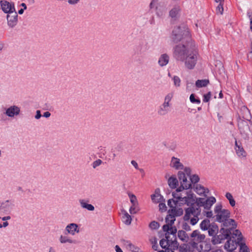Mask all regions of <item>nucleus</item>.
<instances>
[{"instance_id": "obj_1", "label": "nucleus", "mask_w": 252, "mask_h": 252, "mask_svg": "<svg viewBox=\"0 0 252 252\" xmlns=\"http://www.w3.org/2000/svg\"><path fill=\"white\" fill-rule=\"evenodd\" d=\"M194 44L192 41L179 43L173 47V56L177 61L184 63L189 69L194 68L198 59V55L194 50Z\"/></svg>"}, {"instance_id": "obj_2", "label": "nucleus", "mask_w": 252, "mask_h": 252, "mask_svg": "<svg viewBox=\"0 0 252 252\" xmlns=\"http://www.w3.org/2000/svg\"><path fill=\"white\" fill-rule=\"evenodd\" d=\"M171 38L174 43L182 42L181 43H184L192 41L188 29L183 26L175 27L172 31Z\"/></svg>"}, {"instance_id": "obj_3", "label": "nucleus", "mask_w": 252, "mask_h": 252, "mask_svg": "<svg viewBox=\"0 0 252 252\" xmlns=\"http://www.w3.org/2000/svg\"><path fill=\"white\" fill-rule=\"evenodd\" d=\"M191 169L189 167H186L184 168L183 171H179L178 173V178L180 184V186L177 188V192H181L184 189H188L192 188V185L190 179L188 180L191 174Z\"/></svg>"}, {"instance_id": "obj_4", "label": "nucleus", "mask_w": 252, "mask_h": 252, "mask_svg": "<svg viewBox=\"0 0 252 252\" xmlns=\"http://www.w3.org/2000/svg\"><path fill=\"white\" fill-rule=\"evenodd\" d=\"M214 212L216 214L214 217H215V220L219 222H222L230 217V211L227 209H222L221 204H218L215 206Z\"/></svg>"}, {"instance_id": "obj_5", "label": "nucleus", "mask_w": 252, "mask_h": 252, "mask_svg": "<svg viewBox=\"0 0 252 252\" xmlns=\"http://www.w3.org/2000/svg\"><path fill=\"white\" fill-rule=\"evenodd\" d=\"M191 238L189 244L193 249L198 248L199 244L205 241L206 235L201 233L198 230H195L191 233Z\"/></svg>"}, {"instance_id": "obj_6", "label": "nucleus", "mask_w": 252, "mask_h": 252, "mask_svg": "<svg viewBox=\"0 0 252 252\" xmlns=\"http://www.w3.org/2000/svg\"><path fill=\"white\" fill-rule=\"evenodd\" d=\"M173 97V93H169L165 95L163 103L159 107L158 110V114L159 115L164 116L169 112L171 105L170 102Z\"/></svg>"}, {"instance_id": "obj_7", "label": "nucleus", "mask_w": 252, "mask_h": 252, "mask_svg": "<svg viewBox=\"0 0 252 252\" xmlns=\"http://www.w3.org/2000/svg\"><path fill=\"white\" fill-rule=\"evenodd\" d=\"M219 234L212 237L211 242L213 245L220 244L225 239H228L231 234V230L222 227L220 229Z\"/></svg>"}, {"instance_id": "obj_8", "label": "nucleus", "mask_w": 252, "mask_h": 252, "mask_svg": "<svg viewBox=\"0 0 252 252\" xmlns=\"http://www.w3.org/2000/svg\"><path fill=\"white\" fill-rule=\"evenodd\" d=\"M216 198L211 196L205 199L204 198H196V205L199 206V208L203 207L205 210H210L212 205L216 202Z\"/></svg>"}, {"instance_id": "obj_9", "label": "nucleus", "mask_w": 252, "mask_h": 252, "mask_svg": "<svg viewBox=\"0 0 252 252\" xmlns=\"http://www.w3.org/2000/svg\"><path fill=\"white\" fill-rule=\"evenodd\" d=\"M201 213V209L196 204L195 206H190L185 209V214L184 219L185 221H189L191 217L199 216Z\"/></svg>"}, {"instance_id": "obj_10", "label": "nucleus", "mask_w": 252, "mask_h": 252, "mask_svg": "<svg viewBox=\"0 0 252 252\" xmlns=\"http://www.w3.org/2000/svg\"><path fill=\"white\" fill-rule=\"evenodd\" d=\"M186 196L182 198L181 203L187 204L189 207L195 206L196 204V197L191 191L186 192Z\"/></svg>"}, {"instance_id": "obj_11", "label": "nucleus", "mask_w": 252, "mask_h": 252, "mask_svg": "<svg viewBox=\"0 0 252 252\" xmlns=\"http://www.w3.org/2000/svg\"><path fill=\"white\" fill-rule=\"evenodd\" d=\"M0 3L1 9L4 13L9 14V13L16 11L14 3L1 0H0Z\"/></svg>"}, {"instance_id": "obj_12", "label": "nucleus", "mask_w": 252, "mask_h": 252, "mask_svg": "<svg viewBox=\"0 0 252 252\" xmlns=\"http://www.w3.org/2000/svg\"><path fill=\"white\" fill-rule=\"evenodd\" d=\"M6 19L8 26L11 28H14L18 23V14L16 11H14L9 14H7Z\"/></svg>"}, {"instance_id": "obj_13", "label": "nucleus", "mask_w": 252, "mask_h": 252, "mask_svg": "<svg viewBox=\"0 0 252 252\" xmlns=\"http://www.w3.org/2000/svg\"><path fill=\"white\" fill-rule=\"evenodd\" d=\"M149 48L148 42L146 40H142L137 46L136 51L138 54L144 55L149 49Z\"/></svg>"}, {"instance_id": "obj_14", "label": "nucleus", "mask_w": 252, "mask_h": 252, "mask_svg": "<svg viewBox=\"0 0 252 252\" xmlns=\"http://www.w3.org/2000/svg\"><path fill=\"white\" fill-rule=\"evenodd\" d=\"M13 205L12 201L10 200L3 201L0 204V212L1 213H7L10 211Z\"/></svg>"}, {"instance_id": "obj_15", "label": "nucleus", "mask_w": 252, "mask_h": 252, "mask_svg": "<svg viewBox=\"0 0 252 252\" xmlns=\"http://www.w3.org/2000/svg\"><path fill=\"white\" fill-rule=\"evenodd\" d=\"M65 234H70L71 235H74L76 233L79 232L78 225L75 223H71L67 225L65 227Z\"/></svg>"}, {"instance_id": "obj_16", "label": "nucleus", "mask_w": 252, "mask_h": 252, "mask_svg": "<svg viewBox=\"0 0 252 252\" xmlns=\"http://www.w3.org/2000/svg\"><path fill=\"white\" fill-rule=\"evenodd\" d=\"M237 246V243L235 240L231 239V236L227 239V242L225 243L224 248L227 251L232 252L236 249Z\"/></svg>"}, {"instance_id": "obj_17", "label": "nucleus", "mask_w": 252, "mask_h": 252, "mask_svg": "<svg viewBox=\"0 0 252 252\" xmlns=\"http://www.w3.org/2000/svg\"><path fill=\"white\" fill-rule=\"evenodd\" d=\"M20 112V108L16 106H11L6 110L5 114L8 117H13L15 115H18Z\"/></svg>"}, {"instance_id": "obj_18", "label": "nucleus", "mask_w": 252, "mask_h": 252, "mask_svg": "<svg viewBox=\"0 0 252 252\" xmlns=\"http://www.w3.org/2000/svg\"><path fill=\"white\" fill-rule=\"evenodd\" d=\"M170 166L176 170L184 169V166L180 162V159L174 157L171 158Z\"/></svg>"}, {"instance_id": "obj_19", "label": "nucleus", "mask_w": 252, "mask_h": 252, "mask_svg": "<svg viewBox=\"0 0 252 252\" xmlns=\"http://www.w3.org/2000/svg\"><path fill=\"white\" fill-rule=\"evenodd\" d=\"M162 229L164 232H166L165 234H167L169 236L170 234L172 235V238L173 236L176 237V233L177 231V228L175 226H168L167 225H163L162 226Z\"/></svg>"}, {"instance_id": "obj_20", "label": "nucleus", "mask_w": 252, "mask_h": 252, "mask_svg": "<svg viewBox=\"0 0 252 252\" xmlns=\"http://www.w3.org/2000/svg\"><path fill=\"white\" fill-rule=\"evenodd\" d=\"M79 202L81 207L83 209H86L88 211H93L94 210V206L90 204H89V200L85 199H80L79 200Z\"/></svg>"}, {"instance_id": "obj_21", "label": "nucleus", "mask_w": 252, "mask_h": 252, "mask_svg": "<svg viewBox=\"0 0 252 252\" xmlns=\"http://www.w3.org/2000/svg\"><path fill=\"white\" fill-rule=\"evenodd\" d=\"M222 225L225 227H229V229L232 231L236 227V224L235 220L231 219H227L225 220L222 222Z\"/></svg>"}, {"instance_id": "obj_22", "label": "nucleus", "mask_w": 252, "mask_h": 252, "mask_svg": "<svg viewBox=\"0 0 252 252\" xmlns=\"http://www.w3.org/2000/svg\"><path fill=\"white\" fill-rule=\"evenodd\" d=\"M195 249L199 252H208L211 250V245L204 241L199 244L198 248Z\"/></svg>"}, {"instance_id": "obj_23", "label": "nucleus", "mask_w": 252, "mask_h": 252, "mask_svg": "<svg viewBox=\"0 0 252 252\" xmlns=\"http://www.w3.org/2000/svg\"><path fill=\"white\" fill-rule=\"evenodd\" d=\"M194 190L199 195H204L207 196V194L209 193V190L205 188L203 186L200 184H197L194 189Z\"/></svg>"}, {"instance_id": "obj_24", "label": "nucleus", "mask_w": 252, "mask_h": 252, "mask_svg": "<svg viewBox=\"0 0 252 252\" xmlns=\"http://www.w3.org/2000/svg\"><path fill=\"white\" fill-rule=\"evenodd\" d=\"M169 61V56L167 54H163L159 58L158 63L159 66H164L168 64Z\"/></svg>"}, {"instance_id": "obj_25", "label": "nucleus", "mask_w": 252, "mask_h": 252, "mask_svg": "<svg viewBox=\"0 0 252 252\" xmlns=\"http://www.w3.org/2000/svg\"><path fill=\"white\" fill-rule=\"evenodd\" d=\"M208 230L209 235L213 237L216 235L217 233H218L219 228L216 224L213 223H211L210 227H209Z\"/></svg>"}, {"instance_id": "obj_26", "label": "nucleus", "mask_w": 252, "mask_h": 252, "mask_svg": "<svg viewBox=\"0 0 252 252\" xmlns=\"http://www.w3.org/2000/svg\"><path fill=\"white\" fill-rule=\"evenodd\" d=\"M179 180L176 177L171 176L168 180L169 186L172 189H176L179 185Z\"/></svg>"}, {"instance_id": "obj_27", "label": "nucleus", "mask_w": 252, "mask_h": 252, "mask_svg": "<svg viewBox=\"0 0 252 252\" xmlns=\"http://www.w3.org/2000/svg\"><path fill=\"white\" fill-rule=\"evenodd\" d=\"M123 216L122 217L123 222L126 225H129L131 222V217L126 211H122Z\"/></svg>"}, {"instance_id": "obj_28", "label": "nucleus", "mask_w": 252, "mask_h": 252, "mask_svg": "<svg viewBox=\"0 0 252 252\" xmlns=\"http://www.w3.org/2000/svg\"><path fill=\"white\" fill-rule=\"evenodd\" d=\"M59 241L62 244H65L66 243H68L69 244H75L76 241L71 239L70 238L64 236V235H61L59 238Z\"/></svg>"}, {"instance_id": "obj_29", "label": "nucleus", "mask_w": 252, "mask_h": 252, "mask_svg": "<svg viewBox=\"0 0 252 252\" xmlns=\"http://www.w3.org/2000/svg\"><path fill=\"white\" fill-rule=\"evenodd\" d=\"M168 213L173 215L175 218L176 217L181 216L183 213V210L182 208H180L176 209L175 207L174 208H172L169 210Z\"/></svg>"}, {"instance_id": "obj_30", "label": "nucleus", "mask_w": 252, "mask_h": 252, "mask_svg": "<svg viewBox=\"0 0 252 252\" xmlns=\"http://www.w3.org/2000/svg\"><path fill=\"white\" fill-rule=\"evenodd\" d=\"M211 224L210 220L206 219L202 221L200 224V227L202 230H207L210 227Z\"/></svg>"}, {"instance_id": "obj_31", "label": "nucleus", "mask_w": 252, "mask_h": 252, "mask_svg": "<svg viewBox=\"0 0 252 252\" xmlns=\"http://www.w3.org/2000/svg\"><path fill=\"white\" fill-rule=\"evenodd\" d=\"M175 220L174 216L171 215L170 213H168V215H167L165 218V222L166 223L165 225H167L168 226L172 225L174 223Z\"/></svg>"}, {"instance_id": "obj_32", "label": "nucleus", "mask_w": 252, "mask_h": 252, "mask_svg": "<svg viewBox=\"0 0 252 252\" xmlns=\"http://www.w3.org/2000/svg\"><path fill=\"white\" fill-rule=\"evenodd\" d=\"M209 84L208 79L197 80L195 82V85L197 88L206 87Z\"/></svg>"}, {"instance_id": "obj_33", "label": "nucleus", "mask_w": 252, "mask_h": 252, "mask_svg": "<svg viewBox=\"0 0 252 252\" xmlns=\"http://www.w3.org/2000/svg\"><path fill=\"white\" fill-rule=\"evenodd\" d=\"M179 244L177 242L176 237L173 236V238L170 239L169 238V242L168 247H170L173 248V250H176L178 248Z\"/></svg>"}, {"instance_id": "obj_34", "label": "nucleus", "mask_w": 252, "mask_h": 252, "mask_svg": "<svg viewBox=\"0 0 252 252\" xmlns=\"http://www.w3.org/2000/svg\"><path fill=\"white\" fill-rule=\"evenodd\" d=\"M180 7L178 5H176L169 12V15L172 18H176L180 11Z\"/></svg>"}, {"instance_id": "obj_35", "label": "nucleus", "mask_w": 252, "mask_h": 252, "mask_svg": "<svg viewBox=\"0 0 252 252\" xmlns=\"http://www.w3.org/2000/svg\"><path fill=\"white\" fill-rule=\"evenodd\" d=\"M165 238L166 239H162L159 242L160 246L163 249H166V247H168L170 236L165 234Z\"/></svg>"}, {"instance_id": "obj_36", "label": "nucleus", "mask_w": 252, "mask_h": 252, "mask_svg": "<svg viewBox=\"0 0 252 252\" xmlns=\"http://www.w3.org/2000/svg\"><path fill=\"white\" fill-rule=\"evenodd\" d=\"M236 153L239 157L244 158L246 157V152L244 150L242 147H238V148H235Z\"/></svg>"}, {"instance_id": "obj_37", "label": "nucleus", "mask_w": 252, "mask_h": 252, "mask_svg": "<svg viewBox=\"0 0 252 252\" xmlns=\"http://www.w3.org/2000/svg\"><path fill=\"white\" fill-rule=\"evenodd\" d=\"M179 238L183 241H185L188 238V235L184 230H179L178 232Z\"/></svg>"}, {"instance_id": "obj_38", "label": "nucleus", "mask_w": 252, "mask_h": 252, "mask_svg": "<svg viewBox=\"0 0 252 252\" xmlns=\"http://www.w3.org/2000/svg\"><path fill=\"white\" fill-rule=\"evenodd\" d=\"M239 128L241 133L245 132V128L248 129L249 126L246 121H241L238 123Z\"/></svg>"}, {"instance_id": "obj_39", "label": "nucleus", "mask_w": 252, "mask_h": 252, "mask_svg": "<svg viewBox=\"0 0 252 252\" xmlns=\"http://www.w3.org/2000/svg\"><path fill=\"white\" fill-rule=\"evenodd\" d=\"M226 198L229 200V204L232 207L235 206L236 202L234 199L232 194L230 192H226L225 194Z\"/></svg>"}, {"instance_id": "obj_40", "label": "nucleus", "mask_w": 252, "mask_h": 252, "mask_svg": "<svg viewBox=\"0 0 252 252\" xmlns=\"http://www.w3.org/2000/svg\"><path fill=\"white\" fill-rule=\"evenodd\" d=\"M237 236H238V240H241L242 238L241 232L238 229H236L231 234V238H235Z\"/></svg>"}, {"instance_id": "obj_41", "label": "nucleus", "mask_w": 252, "mask_h": 252, "mask_svg": "<svg viewBox=\"0 0 252 252\" xmlns=\"http://www.w3.org/2000/svg\"><path fill=\"white\" fill-rule=\"evenodd\" d=\"M189 178L190 179V181L191 184H196V183H198L199 181V177L196 174H194L192 176L190 174V176H189Z\"/></svg>"}, {"instance_id": "obj_42", "label": "nucleus", "mask_w": 252, "mask_h": 252, "mask_svg": "<svg viewBox=\"0 0 252 252\" xmlns=\"http://www.w3.org/2000/svg\"><path fill=\"white\" fill-rule=\"evenodd\" d=\"M162 196L159 194H154L151 195V199L155 203H158L160 202Z\"/></svg>"}, {"instance_id": "obj_43", "label": "nucleus", "mask_w": 252, "mask_h": 252, "mask_svg": "<svg viewBox=\"0 0 252 252\" xmlns=\"http://www.w3.org/2000/svg\"><path fill=\"white\" fill-rule=\"evenodd\" d=\"M127 247L130 249L132 252H141L140 251V250L138 248L136 247L134 245H133L132 243L129 242L127 241Z\"/></svg>"}, {"instance_id": "obj_44", "label": "nucleus", "mask_w": 252, "mask_h": 252, "mask_svg": "<svg viewBox=\"0 0 252 252\" xmlns=\"http://www.w3.org/2000/svg\"><path fill=\"white\" fill-rule=\"evenodd\" d=\"M176 192H173L172 193V195L174 197V198H175V200H178V202H181L182 201V198H183V195H182V193H178L179 192H177L176 190Z\"/></svg>"}, {"instance_id": "obj_45", "label": "nucleus", "mask_w": 252, "mask_h": 252, "mask_svg": "<svg viewBox=\"0 0 252 252\" xmlns=\"http://www.w3.org/2000/svg\"><path fill=\"white\" fill-rule=\"evenodd\" d=\"M178 202V200H175L173 199H170L168 200L167 204L170 208H174L177 205Z\"/></svg>"}, {"instance_id": "obj_46", "label": "nucleus", "mask_w": 252, "mask_h": 252, "mask_svg": "<svg viewBox=\"0 0 252 252\" xmlns=\"http://www.w3.org/2000/svg\"><path fill=\"white\" fill-rule=\"evenodd\" d=\"M137 205L138 204H134L130 207L129 209V212L131 214H136L139 211V208Z\"/></svg>"}, {"instance_id": "obj_47", "label": "nucleus", "mask_w": 252, "mask_h": 252, "mask_svg": "<svg viewBox=\"0 0 252 252\" xmlns=\"http://www.w3.org/2000/svg\"><path fill=\"white\" fill-rule=\"evenodd\" d=\"M189 100L192 103L200 104L201 102V101L199 98H195V94H190L189 96Z\"/></svg>"}, {"instance_id": "obj_48", "label": "nucleus", "mask_w": 252, "mask_h": 252, "mask_svg": "<svg viewBox=\"0 0 252 252\" xmlns=\"http://www.w3.org/2000/svg\"><path fill=\"white\" fill-rule=\"evenodd\" d=\"M149 227L152 229H157L159 227V224L157 221H153L149 224Z\"/></svg>"}, {"instance_id": "obj_49", "label": "nucleus", "mask_w": 252, "mask_h": 252, "mask_svg": "<svg viewBox=\"0 0 252 252\" xmlns=\"http://www.w3.org/2000/svg\"><path fill=\"white\" fill-rule=\"evenodd\" d=\"M173 80L174 84L176 87H178L180 86L181 79L178 76H174L173 78Z\"/></svg>"}, {"instance_id": "obj_50", "label": "nucleus", "mask_w": 252, "mask_h": 252, "mask_svg": "<svg viewBox=\"0 0 252 252\" xmlns=\"http://www.w3.org/2000/svg\"><path fill=\"white\" fill-rule=\"evenodd\" d=\"M240 252H250L249 248L245 243L241 244Z\"/></svg>"}, {"instance_id": "obj_51", "label": "nucleus", "mask_w": 252, "mask_h": 252, "mask_svg": "<svg viewBox=\"0 0 252 252\" xmlns=\"http://www.w3.org/2000/svg\"><path fill=\"white\" fill-rule=\"evenodd\" d=\"M199 216H195L191 217L189 220L190 221V223L192 225L196 224L199 220Z\"/></svg>"}, {"instance_id": "obj_52", "label": "nucleus", "mask_w": 252, "mask_h": 252, "mask_svg": "<svg viewBox=\"0 0 252 252\" xmlns=\"http://www.w3.org/2000/svg\"><path fill=\"white\" fill-rule=\"evenodd\" d=\"M211 93L210 92H209L207 94H204L203 95V101L204 102H208L210 99V98L211 97Z\"/></svg>"}, {"instance_id": "obj_53", "label": "nucleus", "mask_w": 252, "mask_h": 252, "mask_svg": "<svg viewBox=\"0 0 252 252\" xmlns=\"http://www.w3.org/2000/svg\"><path fill=\"white\" fill-rule=\"evenodd\" d=\"M128 195L130 199V202H131L132 205L138 204L136 197L134 194H129Z\"/></svg>"}, {"instance_id": "obj_54", "label": "nucleus", "mask_w": 252, "mask_h": 252, "mask_svg": "<svg viewBox=\"0 0 252 252\" xmlns=\"http://www.w3.org/2000/svg\"><path fill=\"white\" fill-rule=\"evenodd\" d=\"M151 243L153 244V246H152L153 249L154 250L157 251L158 249V245L157 244V238L156 237H154V240H151Z\"/></svg>"}, {"instance_id": "obj_55", "label": "nucleus", "mask_w": 252, "mask_h": 252, "mask_svg": "<svg viewBox=\"0 0 252 252\" xmlns=\"http://www.w3.org/2000/svg\"><path fill=\"white\" fill-rule=\"evenodd\" d=\"M217 13H220V14H222L223 11V8L222 6V3H220L219 5L217 6Z\"/></svg>"}, {"instance_id": "obj_56", "label": "nucleus", "mask_w": 252, "mask_h": 252, "mask_svg": "<svg viewBox=\"0 0 252 252\" xmlns=\"http://www.w3.org/2000/svg\"><path fill=\"white\" fill-rule=\"evenodd\" d=\"M102 161L101 159H98L93 163V167L94 168H95L96 167L98 166L102 163Z\"/></svg>"}, {"instance_id": "obj_57", "label": "nucleus", "mask_w": 252, "mask_h": 252, "mask_svg": "<svg viewBox=\"0 0 252 252\" xmlns=\"http://www.w3.org/2000/svg\"><path fill=\"white\" fill-rule=\"evenodd\" d=\"M182 227L185 230L187 231H190L191 230L190 226L187 222L183 223Z\"/></svg>"}, {"instance_id": "obj_58", "label": "nucleus", "mask_w": 252, "mask_h": 252, "mask_svg": "<svg viewBox=\"0 0 252 252\" xmlns=\"http://www.w3.org/2000/svg\"><path fill=\"white\" fill-rule=\"evenodd\" d=\"M188 246L186 244H184L182 246H181L180 247V252H188Z\"/></svg>"}, {"instance_id": "obj_59", "label": "nucleus", "mask_w": 252, "mask_h": 252, "mask_svg": "<svg viewBox=\"0 0 252 252\" xmlns=\"http://www.w3.org/2000/svg\"><path fill=\"white\" fill-rule=\"evenodd\" d=\"M158 0H152L150 4V9H153L155 7H156V5L158 3Z\"/></svg>"}, {"instance_id": "obj_60", "label": "nucleus", "mask_w": 252, "mask_h": 252, "mask_svg": "<svg viewBox=\"0 0 252 252\" xmlns=\"http://www.w3.org/2000/svg\"><path fill=\"white\" fill-rule=\"evenodd\" d=\"M204 215H205L207 218H212L213 216V213L212 211H205L203 212Z\"/></svg>"}, {"instance_id": "obj_61", "label": "nucleus", "mask_w": 252, "mask_h": 252, "mask_svg": "<svg viewBox=\"0 0 252 252\" xmlns=\"http://www.w3.org/2000/svg\"><path fill=\"white\" fill-rule=\"evenodd\" d=\"M159 210L161 212L165 211L166 209V206L164 203H160L159 204Z\"/></svg>"}, {"instance_id": "obj_62", "label": "nucleus", "mask_w": 252, "mask_h": 252, "mask_svg": "<svg viewBox=\"0 0 252 252\" xmlns=\"http://www.w3.org/2000/svg\"><path fill=\"white\" fill-rule=\"evenodd\" d=\"M80 0H68V2L70 4H75L78 2Z\"/></svg>"}, {"instance_id": "obj_63", "label": "nucleus", "mask_w": 252, "mask_h": 252, "mask_svg": "<svg viewBox=\"0 0 252 252\" xmlns=\"http://www.w3.org/2000/svg\"><path fill=\"white\" fill-rule=\"evenodd\" d=\"M36 115L35 116V118L36 119H39L41 117V115L40 113V111L39 110H37L36 112Z\"/></svg>"}, {"instance_id": "obj_64", "label": "nucleus", "mask_w": 252, "mask_h": 252, "mask_svg": "<svg viewBox=\"0 0 252 252\" xmlns=\"http://www.w3.org/2000/svg\"><path fill=\"white\" fill-rule=\"evenodd\" d=\"M131 163L136 169H139L138 164L135 160H132Z\"/></svg>"}]
</instances>
